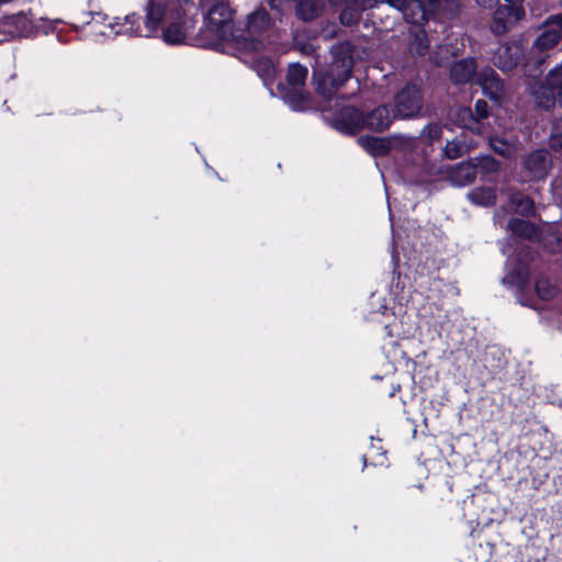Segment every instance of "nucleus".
Instances as JSON below:
<instances>
[{
	"label": "nucleus",
	"mask_w": 562,
	"mask_h": 562,
	"mask_svg": "<svg viewBox=\"0 0 562 562\" xmlns=\"http://www.w3.org/2000/svg\"><path fill=\"white\" fill-rule=\"evenodd\" d=\"M428 130H429L430 137H432V138H437L438 137L439 132H440L439 127H437V126H429Z\"/></svg>",
	"instance_id": "nucleus-38"
},
{
	"label": "nucleus",
	"mask_w": 562,
	"mask_h": 562,
	"mask_svg": "<svg viewBox=\"0 0 562 562\" xmlns=\"http://www.w3.org/2000/svg\"><path fill=\"white\" fill-rule=\"evenodd\" d=\"M305 106H306V98L303 93L299 92L297 93V102H296V104H293L292 108L294 110H303V109H305Z\"/></svg>",
	"instance_id": "nucleus-36"
},
{
	"label": "nucleus",
	"mask_w": 562,
	"mask_h": 562,
	"mask_svg": "<svg viewBox=\"0 0 562 562\" xmlns=\"http://www.w3.org/2000/svg\"><path fill=\"white\" fill-rule=\"evenodd\" d=\"M508 229L517 236L529 239L536 237L538 234L537 227L524 220H512L508 223Z\"/></svg>",
	"instance_id": "nucleus-22"
},
{
	"label": "nucleus",
	"mask_w": 562,
	"mask_h": 562,
	"mask_svg": "<svg viewBox=\"0 0 562 562\" xmlns=\"http://www.w3.org/2000/svg\"><path fill=\"white\" fill-rule=\"evenodd\" d=\"M557 95H559V98H560V103H561V105H562V91H561L560 93H558Z\"/></svg>",
	"instance_id": "nucleus-40"
},
{
	"label": "nucleus",
	"mask_w": 562,
	"mask_h": 562,
	"mask_svg": "<svg viewBox=\"0 0 562 562\" xmlns=\"http://www.w3.org/2000/svg\"><path fill=\"white\" fill-rule=\"evenodd\" d=\"M476 176L474 161H465L457 165L449 171V180L453 186L463 187L473 182Z\"/></svg>",
	"instance_id": "nucleus-13"
},
{
	"label": "nucleus",
	"mask_w": 562,
	"mask_h": 562,
	"mask_svg": "<svg viewBox=\"0 0 562 562\" xmlns=\"http://www.w3.org/2000/svg\"><path fill=\"white\" fill-rule=\"evenodd\" d=\"M164 0H149L145 8V20L144 24L139 23V19L136 14H127L125 16H115L109 19L102 13H97L93 16L94 22L104 23L110 30L109 34L114 36H127V37H151L160 29L164 19Z\"/></svg>",
	"instance_id": "nucleus-1"
},
{
	"label": "nucleus",
	"mask_w": 562,
	"mask_h": 562,
	"mask_svg": "<svg viewBox=\"0 0 562 562\" xmlns=\"http://www.w3.org/2000/svg\"><path fill=\"white\" fill-rule=\"evenodd\" d=\"M269 16L263 9H258L250 13L247 18L246 30L236 35L237 45L249 52H257L262 46V43L255 38L269 26Z\"/></svg>",
	"instance_id": "nucleus-6"
},
{
	"label": "nucleus",
	"mask_w": 562,
	"mask_h": 562,
	"mask_svg": "<svg viewBox=\"0 0 562 562\" xmlns=\"http://www.w3.org/2000/svg\"><path fill=\"white\" fill-rule=\"evenodd\" d=\"M549 27L535 41V47L539 52H546L554 47L561 40L562 14L552 15L547 21Z\"/></svg>",
	"instance_id": "nucleus-9"
},
{
	"label": "nucleus",
	"mask_w": 562,
	"mask_h": 562,
	"mask_svg": "<svg viewBox=\"0 0 562 562\" xmlns=\"http://www.w3.org/2000/svg\"><path fill=\"white\" fill-rule=\"evenodd\" d=\"M535 288L538 296L543 301H549L557 294L555 285L551 284V282L543 277L537 279Z\"/></svg>",
	"instance_id": "nucleus-27"
},
{
	"label": "nucleus",
	"mask_w": 562,
	"mask_h": 562,
	"mask_svg": "<svg viewBox=\"0 0 562 562\" xmlns=\"http://www.w3.org/2000/svg\"><path fill=\"white\" fill-rule=\"evenodd\" d=\"M525 168L532 179H542L549 169L548 153L546 150H536L525 159Z\"/></svg>",
	"instance_id": "nucleus-12"
},
{
	"label": "nucleus",
	"mask_w": 562,
	"mask_h": 562,
	"mask_svg": "<svg viewBox=\"0 0 562 562\" xmlns=\"http://www.w3.org/2000/svg\"><path fill=\"white\" fill-rule=\"evenodd\" d=\"M548 92H546L544 100H539L538 103L542 106H550L553 103V98L562 91V65L553 68L546 79Z\"/></svg>",
	"instance_id": "nucleus-15"
},
{
	"label": "nucleus",
	"mask_w": 562,
	"mask_h": 562,
	"mask_svg": "<svg viewBox=\"0 0 562 562\" xmlns=\"http://www.w3.org/2000/svg\"><path fill=\"white\" fill-rule=\"evenodd\" d=\"M488 114V106L487 103L484 100H477L475 103V117L479 122H481L482 119H486Z\"/></svg>",
	"instance_id": "nucleus-33"
},
{
	"label": "nucleus",
	"mask_w": 562,
	"mask_h": 562,
	"mask_svg": "<svg viewBox=\"0 0 562 562\" xmlns=\"http://www.w3.org/2000/svg\"><path fill=\"white\" fill-rule=\"evenodd\" d=\"M510 203L515 211L521 215L528 216L533 213L535 204L528 196L518 193L513 194L510 198Z\"/></svg>",
	"instance_id": "nucleus-26"
},
{
	"label": "nucleus",
	"mask_w": 562,
	"mask_h": 562,
	"mask_svg": "<svg viewBox=\"0 0 562 562\" xmlns=\"http://www.w3.org/2000/svg\"><path fill=\"white\" fill-rule=\"evenodd\" d=\"M363 125H366V120L357 109L351 106L344 108L336 120L337 130L345 134H355Z\"/></svg>",
	"instance_id": "nucleus-11"
},
{
	"label": "nucleus",
	"mask_w": 562,
	"mask_h": 562,
	"mask_svg": "<svg viewBox=\"0 0 562 562\" xmlns=\"http://www.w3.org/2000/svg\"><path fill=\"white\" fill-rule=\"evenodd\" d=\"M475 2L482 8H492L498 3V0H475Z\"/></svg>",
	"instance_id": "nucleus-37"
},
{
	"label": "nucleus",
	"mask_w": 562,
	"mask_h": 562,
	"mask_svg": "<svg viewBox=\"0 0 562 562\" xmlns=\"http://www.w3.org/2000/svg\"><path fill=\"white\" fill-rule=\"evenodd\" d=\"M505 14L508 15L513 22H518L525 18V9L522 3L506 2Z\"/></svg>",
	"instance_id": "nucleus-30"
},
{
	"label": "nucleus",
	"mask_w": 562,
	"mask_h": 562,
	"mask_svg": "<svg viewBox=\"0 0 562 562\" xmlns=\"http://www.w3.org/2000/svg\"><path fill=\"white\" fill-rule=\"evenodd\" d=\"M422 105L419 89L407 86L395 98V115L402 119L413 117L420 112Z\"/></svg>",
	"instance_id": "nucleus-7"
},
{
	"label": "nucleus",
	"mask_w": 562,
	"mask_h": 562,
	"mask_svg": "<svg viewBox=\"0 0 562 562\" xmlns=\"http://www.w3.org/2000/svg\"><path fill=\"white\" fill-rule=\"evenodd\" d=\"M286 77L289 85L293 90H296L304 85L307 77V68L299 64H292L289 67Z\"/></svg>",
	"instance_id": "nucleus-24"
},
{
	"label": "nucleus",
	"mask_w": 562,
	"mask_h": 562,
	"mask_svg": "<svg viewBox=\"0 0 562 562\" xmlns=\"http://www.w3.org/2000/svg\"><path fill=\"white\" fill-rule=\"evenodd\" d=\"M413 33V41L411 42V50L416 55H425L428 50V40L425 30L417 27Z\"/></svg>",
	"instance_id": "nucleus-25"
},
{
	"label": "nucleus",
	"mask_w": 562,
	"mask_h": 562,
	"mask_svg": "<svg viewBox=\"0 0 562 562\" xmlns=\"http://www.w3.org/2000/svg\"><path fill=\"white\" fill-rule=\"evenodd\" d=\"M201 7L206 12L207 31L213 37L226 40L231 19L227 0H201Z\"/></svg>",
	"instance_id": "nucleus-5"
},
{
	"label": "nucleus",
	"mask_w": 562,
	"mask_h": 562,
	"mask_svg": "<svg viewBox=\"0 0 562 562\" xmlns=\"http://www.w3.org/2000/svg\"><path fill=\"white\" fill-rule=\"evenodd\" d=\"M457 121L464 127L473 133L483 134V125L474 116L472 111L469 108H462L458 110Z\"/></svg>",
	"instance_id": "nucleus-21"
},
{
	"label": "nucleus",
	"mask_w": 562,
	"mask_h": 562,
	"mask_svg": "<svg viewBox=\"0 0 562 562\" xmlns=\"http://www.w3.org/2000/svg\"><path fill=\"white\" fill-rule=\"evenodd\" d=\"M561 5H562V0H561Z\"/></svg>",
	"instance_id": "nucleus-42"
},
{
	"label": "nucleus",
	"mask_w": 562,
	"mask_h": 562,
	"mask_svg": "<svg viewBox=\"0 0 562 562\" xmlns=\"http://www.w3.org/2000/svg\"><path fill=\"white\" fill-rule=\"evenodd\" d=\"M529 279V269L525 262H520L516 268H512V259L508 261V273L503 279V282L515 286L517 289H522Z\"/></svg>",
	"instance_id": "nucleus-16"
},
{
	"label": "nucleus",
	"mask_w": 562,
	"mask_h": 562,
	"mask_svg": "<svg viewBox=\"0 0 562 562\" xmlns=\"http://www.w3.org/2000/svg\"><path fill=\"white\" fill-rule=\"evenodd\" d=\"M516 22L505 14V9H497L494 12L491 31L494 34L501 35L506 33Z\"/></svg>",
	"instance_id": "nucleus-23"
},
{
	"label": "nucleus",
	"mask_w": 562,
	"mask_h": 562,
	"mask_svg": "<svg viewBox=\"0 0 562 562\" xmlns=\"http://www.w3.org/2000/svg\"><path fill=\"white\" fill-rule=\"evenodd\" d=\"M476 66L474 59H463L451 68V79L458 83L468 82L474 76Z\"/></svg>",
	"instance_id": "nucleus-17"
},
{
	"label": "nucleus",
	"mask_w": 562,
	"mask_h": 562,
	"mask_svg": "<svg viewBox=\"0 0 562 562\" xmlns=\"http://www.w3.org/2000/svg\"><path fill=\"white\" fill-rule=\"evenodd\" d=\"M490 143L493 150L502 156L510 157L516 151V147L513 143L506 142L499 137L491 138Z\"/></svg>",
	"instance_id": "nucleus-29"
},
{
	"label": "nucleus",
	"mask_w": 562,
	"mask_h": 562,
	"mask_svg": "<svg viewBox=\"0 0 562 562\" xmlns=\"http://www.w3.org/2000/svg\"><path fill=\"white\" fill-rule=\"evenodd\" d=\"M340 21L342 24L350 25L355 22L353 12L351 11H344L340 15Z\"/></svg>",
	"instance_id": "nucleus-34"
},
{
	"label": "nucleus",
	"mask_w": 562,
	"mask_h": 562,
	"mask_svg": "<svg viewBox=\"0 0 562 562\" xmlns=\"http://www.w3.org/2000/svg\"><path fill=\"white\" fill-rule=\"evenodd\" d=\"M551 145L552 147H559L562 149V123H557L553 126L551 134Z\"/></svg>",
	"instance_id": "nucleus-32"
},
{
	"label": "nucleus",
	"mask_w": 562,
	"mask_h": 562,
	"mask_svg": "<svg viewBox=\"0 0 562 562\" xmlns=\"http://www.w3.org/2000/svg\"><path fill=\"white\" fill-rule=\"evenodd\" d=\"M476 81L482 87L484 94L494 101H498L503 95L504 86L494 69L483 68L476 75Z\"/></svg>",
	"instance_id": "nucleus-10"
},
{
	"label": "nucleus",
	"mask_w": 562,
	"mask_h": 562,
	"mask_svg": "<svg viewBox=\"0 0 562 562\" xmlns=\"http://www.w3.org/2000/svg\"><path fill=\"white\" fill-rule=\"evenodd\" d=\"M524 54V47L518 42L501 45L494 54V64L502 70H512L517 66Z\"/></svg>",
	"instance_id": "nucleus-8"
},
{
	"label": "nucleus",
	"mask_w": 562,
	"mask_h": 562,
	"mask_svg": "<svg viewBox=\"0 0 562 562\" xmlns=\"http://www.w3.org/2000/svg\"><path fill=\"white\" fill-rule=\"evenodd\" d=\"M394 117H396L395 113L392 115L390 110L382 105L374 109L367 115L364 119L366 126L372 131L382 132L390 126Z\"/></svg>",
	"instance_id": "nucleus-14"
},
{
	"label": "nucleus",
	"mask_w": 562,
	"mask_h": 562,
	"mask_svg": "<svg viewBox=\"0 0 562 562\" xmlns=\"http://www.w3.org/2000/svg\"><path fill=\"white\" fill-rule=\"evenodd\" d=\"M468 198L475 205L488 206L495 203L496 193L492 188H476L469 192Z\"/></svg>",
	"instance_id": "nucleus-20"
},
{
	"label": "nucleus",
	"mask_w": 562,
	"mask_h": 562,
	"mask_svg": "<svg viewBox=\"0 0 562 562\" xmlns=\"http://www.w3.org/2000/svg\"><path fill=\"white\" fill-rule=\"evenodd\" d=\"M353 60L349 54L335 56L329 70L318 76L317 91L325 98H330L350 78Z\"/></svg>",
	"instance_id": "nucleus-3"
},
{
	"label": "nucleus",
	"mask_w": 562,
	"mask_h": 562,
	"mask_svg": "<svg viewBox=\"0 0 562 562\" xmlns=\"http://www.w3.org/2000/svg\"><path fill=\"white\" fill-rule=\"evenodd\" d=\"M324 5V0H300L296 5V14L304 21H311L319 15Z\"/></svg>",
	"instance_id": "nucleus-18"
},
{
	"label": "nucleus",
	"mask_w": 562,
	"mask_h": 562,
	"mask_svg": "<svg viewBox=\"0 0 562 562\" xmlns=\"http://www.w3.org/2000/svg\"><path fill=\"white\" fill-rule=\"evenodd\" d=\"M476 166V173L481 172L483 175L495 173L498 171L499 165L498 162L490 156H484L481 158H476L473 160Z\"/></svg>",
	"instance_id": "nucleus-28"
},
{
	"label": "nucleus",
	"mask_w": 562,
	"mask_h": 562,
	"mask_svg": "<svg viewBox=\"0 0 562 562\" xmlns=\"http://www.w3.org/2000/svg\"><path fill=\"white\" fill-rule=\"evenodd\" d=\"M11 0H0V4L1 3H7V2H10Z\"/></svg>",
	"instance_id": "nucleus-41"
},
{
	"label": "nucleus",
	"mask_w": 562,
	"mask_h": 562,
	"mask_svg": "<svg viewBox=\"0 0 562 562\" xmlns=\"http://www.w3.org/2000/svg\"><path fill=\"white\" fill-rule=\"evenodd\" d=\"M463 153V145L457 140H451L446 144L445 155L449 159H457Z\"/></svg>",
	"instance_id": "nucleus-31"
},
{
	"label": "nucleus",
	"mask_w": 562,
	"mask_h": 562,
	"mask_svg": "<svg viewBox=\"0 0 562 562\" xmlns=\"http://www.w3.org/2000/svg\"><path fill=\"white\" fill-rule=\"evenodd\" d=\"M525 0H505V2L524 3Z\"/></svg>",
	"instance_id": "nucleus-39"
},
{
	"label": "nucleus",
	"mask_w": 562,
	"mask_h": 562,
	"mask_svg": "<svg viewBox=\"0 0 562 562\" xmlns=\"http://www.w3.org/2000/svg\"><path fill=\"white\" fill-rule=\"evenodd\" d=\"M192 7V1L188 5L183 4L182 1H176L164 9L162 21L167 18L171 20L162 32V38L167 44L178 45L184 43L188 32L194 23L192 19L187 18V13Z\"/></svg>",
	"instance_id": "nucleus-2"
},
{
	"label": "nucleus",
	"mask_w": 562,
	"mask_h": 562,
	"mask_svg": "<svg viewBox=\"0 0 562 562\" xmlns=\"http://www.w3.org/2000/svg\"><path fill=\"white\" fill-rule=\"evenodd\" d=\"M361 147L373 156H381L387 153L389 144L385 139L373 136H361L358 139Z\"/></svg>",
	"instance_id": "nucleus-19"
},
{
	"label": "nucleus",
	"mask_w": 562,
	"mask_h": 562,
	"mask_svg": "<svg viewBox=\"0 0 562 562\" xmlns=\"http://www.w3.org/2000/svg\"><path fill=\"white\" fill-rule=\"evenodd\" d=\"M409 1L411 0H386L387 3H390L392 7H394L401 12L406 8Z\"/></svg>",
	"instance_id": "nucleus-35"
},
{
	"label": "nucleus",
	"mask_w": 562,
	"mask_h": 562,
	"mask_svg": "<svg viewBox=\"0 0 562 562\" xmlns=\"http://www.w3.org/2000/svg\"><path fill=\"white\" fill-rule=\"evenodd\" d=\"M454 8L456 0H411L402 14L408 23L419 26L430 15L440 11H453Z\"/></svg>",
	"instance_id": "nucleus-4"
}]
</instances>
